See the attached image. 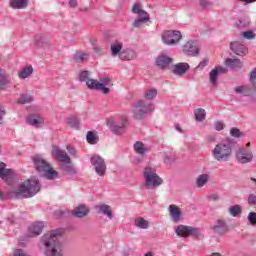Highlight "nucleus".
Instances as JSON below:
<instances>
[{
  "mask_svg": "<svg viewBox=\"0 0 256 256\" xmlns=\"http://www.w3.org/2000/svg\"><path fill=\"white\" fill-rule=\"evenodd\" d=\"M62 235L63 228H58L42 236L40 243L44 247L45 256H65L63 254V243H61Z\"/></svg>",
  "mask_w": 256,
  "mask_h": 256,
  "instance_id": "1",
  "label": "nucleus"
},
{
  "mask_svg": "<svg viewBox=\"0 0 256 256\" xmlns=\"http://www.w3.org/2000/svg\"><path fill=\"white\" fill-rule=\"evenodd\" d=\"M38 191H41V183H39V179L32 177L14 188L10 192V197L29 199L30 197H35Z\"/></svg>",
  "mask_w": 256,
  "mask_h": 256,
  "instance_id": "2",
  "label": "nucleus"
},
{
  "mask_svg": "<svg viewBox=\"0 0 256 256\" xmlns=\"http://www.w3.org/2000/svg\"><path fill=\"white\" fill-rule=\"evenodd\" d=\"M234 147L235 143L232 142L231 139L218 142L212 149V157L214 161H218V163H227V161H231Z\"/></svg>",
  "mask_w": 256,
  "mask_h": 256,
  "instance_id": "3",
  "label": "nucleus"
},
{
  "mask_svg": "<svg viewBox=\"0 0 256 256\" xmlns=\"http://www.w3.org/2000/svg\"><path fill=\"white\" fill-rule=\"evenodd\" d=\"M144 187L146 189H157L163 185V178L157 175V167L153 164H148L143 170Z\"/></svg>",
  "mask_w": 256,
  "mask_h": 256,
  "instance_id": "4",
  "label": "nucleus"
},
{
  "mask_svg": "<svg viewBox=\"0 0 256 256\" xmlns=\"http://www.w3.org/2000/svg\"><path fill=\"white\" fill-rule=\"evenodd\" d=\"M33 163L38 173L46 179L53 180L59 178V172L55 171L51 164L47 163L41 156H34Z\"/></svg>",
  "mask_w": 256,
  "mask_h": 256,
  "instance_id": "5",
  "label": "nucleus"
},
{
  "mask_svg": "<svg viewBox=\"0 0 256 256\" xmlns=\"http://www.w3.org/2000/svg\"><path fill=\"white\" fill-rule=\"evenodd\" d=\"M155 111V104L149 100H139L134 104V117L136 119H143L147 113H153Z\"/></svg>",
  "mask_w": 256,
  "mask_h": 256,
  "instance_id": "6",
  "label": "nucleus"
},
{
  "mask_svg": "<svg viewBox=\"0 0 256 256\" xmlns=\"http://www.w3.org/2000/svg\"><path fill=\"white\" fill-rule=\"evenodd\" d=\"M174 231L178 237H193L194 239H203V231L197 227L180 224L174 228Z\"/></svg>",
  "mask_w": 256,
  "mask_h": 256,
  "instance_id": "7",
  "label": "nucleus"
},
{
  "mask_svg": "<svg viewBox=\"0 0 256 256\" xmlns=\"http://www.w3.org/2000/svg\"><path fill=\"white\" fill-rule=\"evenodd\" d=\"M251 142H248L246 146H242L236 150L235 158L239 165H247V163L253 162V150H251Z\"/></svg>",
  "mask_w": 256,
  "mask_h": 256,
  "instance_id": "8",
  "label": "nucleus"
},
{
  "mask_svg": "<svg viewBox=\"0 0 256 256\" xmlns=\"http://www.w3.org/2000/svg\"><path fill=\"white\" fill-rule=\"evenodd\" d=\"M181 39H183V35L179 30H166L162 33V43L170 47L179 45Z\"/></svg>",
  "mask_w": 256,
  "mask_h": 256,
  "instance_id": "9",
  "label": "nucleus"
},
{
  "mask_svg": "<svg viewBox=\"0 0 256 256\" xmlns=\"http://www.w3.org/2000/svg\"><path fill=\"white\" fill-rule=\"evenodd\" d=\"M118 121L119 124H117V121H115L114 118H109L107 120V126L114 135H121V133H123V129H125L127 125V115H120Z\"/></svg>",
  "mask_w": 256,
  "mask_h": 256,
  "instance_id": "10",
  "label": "nucleus"
},
{
  "mask_svg": "<svg viewBox=\"0 0 256 256\" xmlns=\"http://www.w3.org/2000/svg\"><path fill=\"white\" fill-rule=\"evenodd\" d=\"M90 163L93 165L96 175H99V177L105 176V173L107 172V164L103 157L95 154L91 157Z\"/></svg>",
  "mask_w": 256,
  "mask_h": 256,
  "instance_id": "11",
  "label": "nucleus"
},
{
  "mask_svg": "<svg viewBox=\"0 0 256 256\" xmlns=\"http://www.w3.org/2000/svg\"><path fill=\"white\" fill-rule=\"evenodd\" d=\"M26 124L35 127V129H41L45 126V118L40 114H29L26 116Z\"/></svg>",
  "mask_w": 256,
  "mask_h": 256,
  "instance_id": "12",
  "label": "nucleus"
},
{
  "mask_svg": "<svg viewBox=\"0 0 256 256\" xmlns=\"http://www.w3.org/2000/svg\"><path fill=\"white\" fill-rule=\"evenodd\" d=\"M52 157L59 163H71V157L67 155L65 150L59 148L58 146H53L52 148Z\"/></svg>",
  "mask_w": 256,
  "mask_h": 256,
  "instance_id": "13",
  "label": "nucleus"
},
{
  "mask_svg": "<svg viewBox=\"0 0 256 256\" xmlns=\"http://www.w3.org/2000/svg\"><path fill=\"white\" fill-rule=\"evenodd\" d=\"M86 85L88 89L92 91H101L104 95H109L110 89L107 87H103V84L95 79H89L86 81Z\"/></svg>",
  "mask_w": 256,
  "mask_h": 256,
  "instance_id": "14",
  "label": "nucleus"
},
{
  "mask_svg": "<svg viewBox=\"0 0 256 256\" xmlns=\"http://www.w3.org/2000/svg\"><path fill=\"white\" fill-rule=\"evenodd\" d=\"M168 212L173 223H180L183 219V212L179 206L171 204L168 207Z\"/></svg>",
  "mask_w": 256,
  "mask_h": 256,
  "instance_id": "15",
  "label": "nucleus"
},
{
  "mask_svg": "<svg viewBox=\"0 0 256 256\" xmlns=\"http://www.w3.org/2000/svg\"><path fill=\"white\" fill-rule=\"evenodd\" d=\"M182 51L185 53V55L190 57H197V55H199V48L197 47V43L191 40L183 45Z\"/></svg>",
  "mask_w": 256,
  "mask_h": 256,
  "instance_id": "16",
  "label": "nucleus"
},
{
  "mask_svg": "<svg viewBox=\"0 0 256 256\" xmlns=\"http://www.w3.org/2000/svg\"><path fill=\"white\" fill-rule=\"evenodd\" d=\"M223 73H227V68L223 66H218L212 69L209 73L211 85H217V79L219 78V75H223Z\"/></svg>",
  "mask_w": 256,
  "mask_h": 256,
  "instance_id": "17",
  "label": "nucleus"
},
{
  "mask_svg": "<svg viewBox=\"0 0 256 256\" xmlns=\"http://www.w3.org/2000/svg\"><path fill=\"white\" fill-rule=\"evenodd\" d=\"M44 227H45V222H36V223L32 224L28 228L29 237H37V236L41 235Z\"/></svg>",
  "mask_w": 256,
  "mask_h": 256,
  "instance_id": "18",
  "label": "nucleus"
},
{
  "mask_svg": "<svg viewBox=\"0 0 256 256\" xmlns=\"http://www.w3.org/2000/svg\"><path fill=\"white\" fill-rule=\"evenodd\" d=\"M13 83V78L11 74L5 72V70L0 69V91L9 87Z\"/></svg>",
  "mask_w": 256,
  "mask_h": 256,
  "instance_id": "19",
  "label": "nucleus"
},
{
  "mask_svg": "<svg viewBox=\"0 0 256 256\" xmlns=\"http://www.w3.org/2000/svg\"><path fill=\"white\" fill-rule=\"evenodd\" d=\"M230 49L236 55H247V52H248L247 46L243 44V42H239V41L232 42L230 44Z\"/></svg>",
  "mask_w": 256,
  "mask_h": 256,
  "instance_id": "20",
  "label": "nucleus"
},
{
  "mask_svg": "<svg viewBox=\"0 0 256 256\" xmlns=\"http://www.w3.org/2000/svg\"><path fill=\"white\" fill-rule=\"evenodd\" d=\"M110 51L112 57H121V53H123V41L116 40L111 43L110 45Z\"/></svg>",
  "mask_w": 256,
  "mask_h": 256,
  "instance_id": "21",
  "label": "nucleus"
},
{
  "mask_svg": "<svg viewBox=\"0 0 256 256\" xmlns=\"http://www.w3.org/2000/svg\"><path fill=\"white\" fill-rule=\"evenodd\" d=\"M173 59L167 55H160L156 58V65L159 69H167L171 65Z\"/></svg>",
  "mask_w": 256,
  "mask_h": 256,
  "instance_id": "22",
  "label": "nucleus"
},
{
  "mask_svg": "<svg viewBox=\"0 0 256 256\" xmlns=\"http://www.w3.org/2000/svg\"><path fill=\"white\" fill-rule=\"evenodd\" d=\"M97 213L100 215H105L109 220L113 219V212L111 211V206L107 204H100L96 206Z\"/></svg>",
  "mask_w": 256,
  "mask_h": 256,
  "instance_id": "23",
  "label": "nucleus"
},
{
  "mask_svg": "<svg viewBox=\"0 0 256 256\" xmlns=\"http://www.w3.org/2000/svg\"><path fill=\"white\" fill-rule=\"evenodd\" d=\"M72 215L78 219H83V217H87V215H89V207L80 205L72 211Z\"/></svg>",
  "mask_w": 256,
  "mask_h": 256,
  "instance_id": "24",
  "label": "nucleus"
},
{
  "mask_svg": "<svg viewBox=\"0 0 256 256\" xmlns=\"http://www.w3.org/2000/svg\"><path fill=\"white\" fill-rule=\"evenodd\" d=\"M121 61H133V59H137V52L131 49H124L120 53Z\"/></svg>",
  "mask_w": 256,
  "mask_h": 256,
  "instance_id": "25",
  "label": "nucleus"
},
{
  "mask_svg": "<svg viewBox=\"0 0 256 256\" xmlns=\"http://www.w3.org/2000/svg\"><path fill=\"white\" fill-rule=\"evenodd\" d=\"M189 71V64L185 62H180L173 66L172 72L174 75H185Z\"/></svg>",
  "mask_w": 256,
  "mask_h": 256,
  "instance_id": "26",
  "label": "nucleus"
},
{
  "mask_svg": "<svg viewBox=\"0 0 256 256\" xmlns=\"http://www.w3.org/2000/svg\"><path fill=\"white\" fill-rule=\"evenodd\" d=\"M7 165L3 162H0V177L5 181L13 178V170L5 168Z\"/></svg>",
  "mask_w": 256,
  "mask_h": 256,
  "instance_id": "27",
  "label": "nucleus"
},
{
  "mask_svg": "<svg viewBox=\"0 0 256 256\" xmlns=\"http://www.w3.org/2000/svg\"><path fill=\"white\" fill-rule=\"evenodd\" d=\"M61 170L63 171L64 175H68L69 177H75V174L77 173V168L70 162V163H64L61 166Z\"/></svg>",
  "mask_w": 256,
  "mask_h": 256,
  "instance_id": "28",
  "label": "nucleus"
},
{
  "mask_svg": "<svg viewBox=\"0 0 256 256\" xmlns=\"http://www.w3.org/2000/svg\"><path fill=\"white\" fill-rule=\"evenodd\" d=\"M33 75V66L26 65L20 71H18V77L20 79H29Z\"/></svg>",
  "mask_w": 256,
  "mask_h": 256,
  "instance_id": "29",
  "label": "nucleus"
},
{
  "mask_svg": "<svg viewBox=\"0 0 256 256\" xmlns=\"http://www.w3.org/2000/svg\"><path fill=\"white\" fill-rule=\"evenodd\" d=\"M133 147L135 153L137 155H140V157H143L144 155H146V153H149V148H147L145 144L141 141H137Z\"/></svg>",
  "mask_w": 256,
  "mask_h": 256,
  "instance_id": "30",
  "label": "nucleus"
},
{
  "mask_svg": "<svg viewBox=\"0 0 256 256\" xmlns=\"http://www.w3.org/2000/svg\"><path fill=\"white\" fill-rule=\"evenodd\" d=\"M214 233H217L218 235H223V233H227V224H225V221L218 220L215 225L212 227Z\"/></svg>",
  "mask_w": 256,
  "mask_h": 256,
  "instance_id": "31",
  "label": "nucleus"
},
{
  "mask_svg": "<svg viewBox=\"0 0 256 256\" xmlns=\"http://www.w3.org/2000/svg\"><path fill=\"white\" fill-rule=\"evenodd\" d=\"M209 174H200L196 178V187L198 189H202V187H205L206 183H209Z\"/></svg>",
  "mask_w": 256,
  "mask_h": 256,
  "instance_id": "32",
  "label": "nucleus"
},
{
  "mask_svg": "<svg viewBox=\"0 0 256 256\" xmlns=\"http://www.w3.org/2000/svg\"><path fill=\"white\" fill-rule=\"evenodd\" d=\"M35 46L38 49H47V47H49V42H47L45 37H43L41 35H37L35 37Z\"/></svg>",
  "mask_w": 256,
  "mask_h": 256,
  "instance_id": "33",
  "label": "nucleus"
},
{
  "mask_svg": "<svg viewBox=\"0 0 256 256\" xmlns=\"http://www.w3.org/2000/svg\"><path fill=\"white\" fill-rule=\"evenodd\" d=\"M226 65L230 69H241V67H243V62H241L240 59L228 58L226 59Z\"/></svg>",
  "mask_w": 256,
  "mask_h": 256,
  "instance_id": "34",
  "label": "nucleus"
},
{
  "mask_svg": "<svg viewBox=\"0 0 256 256\" xmlns=\"http://www.w3.org/2000/svg\"><path fill=\"white\" fill-rule=\"evenodd\" d=\"M134 225L138 229H149V222L143 217H138L134 220Z\"/></svg>",
  "mask_w": 256,
  "mask_h": 256,
  "instance_id": "35",
  "label": "nucleus"
},
{
  "mask_svg": "<svg viewBox=\"0 0 256 256\" xmlns=\"http://www.w3.org/2000/svg\"><path fill=\"white\" fill-rule=\"evenodd\" d=\"M27 3V0H10V7H12V9H25Z\"/></svg>",
  "mask_w": 256,
  "mask_h": 256,
  "instance_id": "36",
  "label": "nucleus"
},
{
  "mask_svg": "<svg viewBox=\"0 0 256 256\" xmlns=\"http://www.w3.org/2000/svg\"><path fill=\"white\" fill-rule=\"evenodd\" d=\"M195 119L199 123H203L205 121V117L207 116V113L205 112V109L198 108L194 111Z\"/></svg>",
  "mask_w": 256,
  "mask_h": 256,
  "instance_id": "37",
  "label": "nucleus"
},
{
  "mask_svg": "<svg viewBox=\"0 0 256 256\" xmlns=\"http://www.w3.org/2000/svg\"><path fill=\"white\" fill-rule=\"evenodd\" d=\"M86 141L89 145H97L99 143V137L93 131H89L86 135Z\"/></svg>",
  "mask_w": 256,
  "mask_h": 256,
  "instance_id": "38",
  "label": "nucleus"
},
{
  "mask_svg": "<svg viewBox=\"0 0 256 256\" xmlns=\"http://www.w3.org/2000/svg\"><path fill=\"white\" fill-rule=\"evenodd\" d=\"M157 97V89L150 88L144 92V99L146 101H153Z\"/></svg>",
  "mask_w": 256,
  "mask_h": 256,
  "instance_id": "39",
  "label": "nucleus"
},
{
  "mask_svg": "<svg viewBox=\"0 0 256 256\" xmlns=\"http://www.w3.org/2000/svg\"><path fill=\"white\" fill-rule=\"evenodd\" d=\"M67 125H69V127L72 129H79V127H81V122L77 117L72 116L67 119Z\"/></svg>",
  "mask_w": 256,
  "mask_h": 256,
  "instance_id": "40",
  "label": "nucleus"
},
{
  "mask_svg": "<svg viewBox=\"0 0 256 256\" xmlns=\"http://www.w3.org/2000/svg\"><path fill=\"white\" fill-rule=\"evenodd\" d=\"M89 59V54L85 52H77L74 54V61L76 63H83V61H87Z\"/></svg>",
  "mask_w": 256,
  "mask_h": 256,
  "instance_id": "41",
  "label": "nucleus"
},
{
  "mask_svg": "<svg viewBox=\"0 0 256 256\" xmlns=\"http://www.w3.org/2000/svg\"><path fill=\"white\" fill-rule=\"evenodd\" d=\"M132 13L135 15H139V17L149 16L145 10L141 9V5L139 3L134 4L132 8Z\"/></svg>",
  "mask_w": 256,
  "mask_h": 256,
  "instance_id": "42",
  "label": "nucleus"
},
{
  "mask_svg": "<svg viewBox=\"0 0 256 256\" xmlns=\"http://www.w3.org/2000/svg\"><path fill=\"white\" fill-rule=\"evenodd\" d=\"M235 93H238V95H244V97H247L251 94V90H249L248 86H238L234 89Z\"/></svg>",
  "mask_w": 256,
  "mask_h": 256,
  "instance_id": "43",
  "label": "nucleus"
},
{
  "mask_svg": "<svg viewBox=\"0 0 256 256\" xmlns=\"http://www.w3.org/2000/svg\"><path fill=\"white\" fill-rule=\"evenodd\" d=\"M31 101H33V98L31 97V95L24 93L20 95V98L18 99V103H20V105H25L26 103H31Z\"/></svg>",
  "mask_w": 256,
  "mask_h": 256,
  "instance_id": "44",
  "label": "nucleus"
},
{
  "mask_svg": "<svg viewBox=\"0 0 256 256\" xmlns=\"http://www.w3.org/2000/svg\"><path fill=\"white\" fill-rule=\"evenodd\" d=\"M229 213L232 217H239L241 215V206L234 205L229 209Z\"/></svg>",
  "mask_w": 256,
  "mask_h": 256,
  "instance_id": "45",
  "label": "nucleus"
},
{
  "mask_svg": "<svg viewBox=\"0 0 256 256\" xmlns=\"http://www.w3.org/2000/svg\"><path fill=\"white\" fill-rule=\"evenodd\" d=\"M148 21H149V16H142L133 22V27L139 28L143 25V23H147Z\"/></svg>",
  "mask_w": 256,
  "mask_h": 256,
  "instance_id": "46",
  "label": "nucleus"
},
{
  "mask_svg": "<svg viewBox=\"0 0 256 256\" xmlns=\"http://www.w3.org/2000/svg\"><path fill=\"white\" fill-rule=\"evenodd\" d=\"M230 135L235 139H239L240 137H245V134H243V132H241V130H239L236 127H233L230 129Z\"/></svg>",
  "mask_w": 256,
  "mask_h": 256,
  "instance_id": "47",
  "label": "nucleus"
},
{
  "mask_svg": "<svg viewBox=\"0 0 256 256\" xmlns=\"http://www.w3.org/2000/svg\"><path fill=\"white\" fill-rule=\"evenodd\" d=\"M66 149H67L69 155L71 157H74V159H77V157H79V152L72 145H67Z\"/></svg>",
  "mask_w": 256,
  "mask_h": 256,
  "instance_id": "48",
  "label": "nucleus"
},
{
  "mask_svg": "<svg viewBox=\"0 0 256 256\" xmlns=\"http://www.w3.org/2000/svg\"><path fill=\"white\" fill-rule=\"evenodd\" d=\"M89 75H91V72L84 70V71L80 72L79 80L82 83H87V81H89Z\"/></svg>",
  "mask_w": 256,
  "mask_h": 256,
  "instance_id": "49",
  "label": "nucleus"
},
{
  "mask_svg": "<svg viewBox=\"0 0 256 256\" xmlns=\"http://www.w3.org/2000/svg\"><path fill=\"white\" fill-rule=\"evenodd\" d=\"M163 157H164V163H166L167 165H169V163L173 161V153L171 151L164 152Z\"/></svg>",
  "mask_w": 256,
  "mask_h": 256,
  "instance_id": "50",
  "label": "nucleus"
},
{
  "mask_svg": "<svg viewBox=\"0 0 256 256\" xmlns=\"http://www.w3.org/2000/svg\"><path fill=\"white\" fill-rule=\"evenodd\" d=\"M100 85H102V87H107V89H109V87H113V83L111 82V79H109V78L101 79Z\"/></svg>",
  "mask_w": 256,
  "mask_h": 256,
  "instance_id": "51",
  "label": "nucleus"
},
{
  "mask_svg": "<svg viewBox=\"0 0 256 256\" xmlns=\"http://www.w3.org/2000/svg\"><path fill=\"white\" fill-rule=\"evenodd\" d=\"M248 221L250 225H253V226L256 225V212H250L248 214Z\"/></svg>",
  "mask_w": 256,
  "mask_h": 256,
  "instance_id": "52",
  "label": "nucleus"
},
{
  "mask_svg": "<svg viewBox=\"0 0 256 256\" xmlns=\"http://www.w3.org/2000/svg\"><path fill=\"white\" fill-rule=\"evenodd\" d=\"M214 129L216 131H223V129H225V124L222 121H216L214 122Z\"/></svg>",
  "mask_w": 256,
  "mask_h": 256,
  "instance_id": "53",
  "label": "nucleus"
},
{
  "mask_svg": "<svg viewBox=\"0 0 256 256\" xmlns=\"http://www.w3.org/2000/svg\"><path fill=\"white\" fill-rule=\"evenodd\" d=\"M209 63V59L205 58L203 59V61H201L198 66L196 67V69H199L200 71H203V69H205V67H207Z\"/></svg>",
  "mask_w": 256,
  "mask_h": 256,
  "instance_id": "54",
  "label": "nucleus"
},
{
  "mask_svg": "<svg viewBox=\"0 0 256 256\" xmlns=\"http://www.w3.org/2000/svg\"><path fill=\"white\" fill-rule=\"evenodd\" d=\"M244 39H255V33L253 31H246L242 33Z\"/></svg>",
  "mask_w": 256,
  "mask_h": 256,
  "instance_id": "55",
  "label": "nucleus"
},
{
  "mask_svg": "<svg viewBox=\"0 0 256 256\" xmlns=\"http://www.w3.org/2000/svg\"><path fill=\"white\" fill-rule=\"evenodd\" d=\"M14 256H29V254H27V251L23 250V249H15L13 252Z\"/></svg>",
  "mask_w": 256,
  "mask_h": 256,
  "instance_id": "56",
  "label": "nucleus"
},
{
  "mask_svg": "<svg viewBox=\"0 0 256 256\" xmlns=\"http://www.w3.org/2000/svg\"><path fill=\"white\" fill-rule=\"evenodd\" d=\"M200 7L202 9H209L210 7H213V4L211 2H209V1H207V0H202L200 2Z\"/></svg>",
  "mask_w": 256,
  "mask_h": 256,
  "instance_id": "57",
  "label": "nucleus"
},
{
  "mask_svg": "<svg viewBox=\"0 0 256 256\" xmlns=\"http://www.w3.org/2000/svg\"><path fill=\"white\" fill-rule=\"evenodd\" d=\"M247 201H248V204L250 205H256V195L249 194Z\"/></svg>",
  "mask_w": 256,
  "mask_h": 256,
  "instance_id": "58",
  "label": "nucleus"
},
{
  "mask_svg": "<svg viewBox=\"0 0 256 256\" xmlns=\"http://www.w3.org/2000/svg\"><path fill=\"white\" fill-rule=\"evenodd\" d=\"M3 117H5V108L0 105V125H3Z\"/></svg>",
  "mask_w": 256,
  "mask_h": 256,
  "instance_id": "59",
  "label": "nucleus"
},
{
  "mask_svg": "<svg viewBox=\"0 0 256 256\" xmlns=\"http://www.w3.org/2000/svg\"><path fill=\"white\" fill-rule=\"evenodd\" d=\"M208 199L210 201H219V196H218V194H210V195H208Z\"/></svg>",
  "mask_w": 256,
  "mask_h": 256,
  "instance_id": "60",
  "label": "nucleus"
},
{
  "mask_svg": "<svg viewBox=\"0 0 256 256\" xmlns=\"http://www.w3.org/2000/svg\"><path fill=\"white\" fill-rule=\"evenodd\" d=\"M93 50L95 51V53H101V51H103V49L99 45H94Z\"/></svg>",
  "mask_w": 256,
  "mask_h": 256,
  "instance_id": "61",
  "label": "nucleus"
},
{
  "mask_svg": "<svg viewBox=\"0 0 256 256\" xmlns=\"http://www.w3.org/2000/svg\"><path fill=\"white\" fill-rule=\"evenodd\" d=\"M69 6L74 9V7H77V0H70L69 1Z\"/></svg>",
  "mask_w": 256,
  "mask_h": 256,
  "instance_id": "62",
  "label": "nucleus"
},
{
  "mask_svg": "<svg viewBox=\"0 0 256 256\" xmlns=\"http://www.w3.org/2000/svg\"><path fill=\"white\" fill-rule=\"evenodd\" d=\"M208 256H223V255L221 253H219V252H213V253H211Z\"/></svg>",
  "mask_w": 256,
  "mask_h": 256,
  "instance_id": "63",
  "label": "nucleus"
},
{
  "mask_svg": "<svg viewBox=\"0 0 256 256\" xmlns=\"http://www.w3.org/2000/svg\"><path fill=\"white\" fill-rule=\"evenodd\" d=\"M208 141H215V136L209 135L207 136Z\"/></svg>",
  "mask_w": 256,
  "mask_h": 256,
  "instance_id": "64",
  "label": "nucleus"
}]
</instances>
